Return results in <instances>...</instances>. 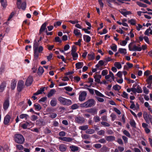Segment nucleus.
Masks as SVG:
<instances>
[{
	"label": "nucleus",
	"mask_w": 152,
	"mask_h": 152,
	"mask_svg": "<svg viewBox=\"0 0 152 152\" xmlns=\"http://www.w3.org/2000/svg\"><path fill=\"white\" fill-rule=\"evenodd\" d=\"M39 44L37 42L36 40L34 41V43L33 45V49L34 50V58L37 59L39 56V53H41L43 50V48L42 46H40L38 48Z\"/></svg>",
	"instance_id": "nucleus-1"
},
{
	"label": "nucleus",
	"mask_w": 152,
	"mask_h": 152,
	"mask_svg": "<svg viewBox=\"0 0 152 152\" xmlns=\"http://www.w3.org/2000/svg\"><path fill=\"white\" fill-rule=\"evenodd\" d=\"M95 103V101L94 99H90L85 102L80 104V106L82 107H90L94 106Z\"/></svg>",
	"instance_id": "nucleus-2"
},
{
	"label": "nucleus",
	"mask_w": 152,
	"mask_h": 152,
	"mask_svg": "<svg viewBox=\"0 0 152 152\" xmlns=\"http://www.w3.org/2000/svg\"><path fill=\"white\" fill-rule=\"evenodd\" d=\"M15 141L18 143L22 144L24 141V138L23 136L20 134H16L14 136Z\"/></svg>",
	"instance_id": "nucleus-3"
},
{
	"label": "nucleus",
	"mask_w": 152,
	"mask_h": 152,
	"mask_svg": "<svg viewBox=\"0 0 152 152\" xmlns=\"http://www.w3.org/2000/svg\"><path fill=\"white\" fill-rule=\"evenodd\" d=\"M58 101L64 105H69L72 104V101L69 99H67L60 96L58 98Z\"/></svg>",
	"instance_id": "nucleus-4"
},
{
	"label": "nucleus",
	"mask_w": 152,
	"mask_h": 152,
	"mask_svg": "<svg viewBox=\"0 0 152 152\" xmlns=\"http://www.w3.org/2000/svg\"><path fill=\"white\" fill-rule=\"evenodd\" d=\"M87 96V93L86 91H83L81 92L79 97V100L80 101H83L85 100Z\"/></svg>",
	"instance_id": "nucleus-5"
},
{
	"label": "nucleus",
	"mask_w": 152,
	"mask_h": 152,
	"mask_svg": "<svg viewBox=\"0 0 152 152\" xmlns=\"http://www.w3.org/2000/svg\"><path fill=\"white\" fill-rule=\"evenodd\" d=\"M132 44V43H131L129 45V50L130 51H140L142 50V48L141 47H138L136 45H134L133 48H132L131 45Z\"/></svg>",
	"instance_id": "nucleus-6"
},
{
	"label": "nucleus",
	"mask_w": 152,
	"mask_h": 152,
	"mask_svg": "<svg viewBox=\"0 0 152 152\" xmlns=\"http://www.w3.org/2000/svg\"><path fill=\"white\" fill-rule=\"evenodd\" d=\"M24 82L22 80L19 81L18 83L17 89L18 91L20 92L23 88Z\"/></svg>",
	"instance_id": "nucleus-7"
},
{
	"label": "nucleus",
	"mask_w": 152,
	"mask_h": 152,
	"mask_svg": "<svg viewBox=\"0 0 152 152\" xmlns=\"http://www.w3.org/2000/svg\"><path fill=\"white\" fill-rule=\"evenodd\" d=\"M86 111L87 113H91V115H94L97 114V110L95 108H91L86 110Z\"/></svg>",
	"instance_id": "nucleus-8"
},
{
	"label": "nucleus",
	"mask_w": 152,
	"mask_h": 152,
	"mask_svg": "<svg viewBox=\"0 0 152 152\" xmlns=\"http://www.w3.org/2000/svg\"><path fill=\"white\" fill-rule=\"evenodd\" d=\"M76 122L78 123H83L85 122V119L80 116L77 117L75 118Z\"/></svg>",
	"instance_id": "nucleus-9"
},
{
	"label": "nucleus",
	"mask_w": 152,
	"mask_h": 152,
	"mask_svg": "<svg viewBox=\"0 0 152 152\" xmlns=\"http://www.w3.org/2000/svg\"><path fill=\"white\" fill-rule=\"evenodd\" d=\"M33 80L32 77L31 76H29L26 81V85L27 86H29L31 85L32 83Z\"/></svg>",
	"instance_id": "nucleus-10"
},
{
	"label": "nucleus",
	"mask_w": 152,
	"mask_h": 152,
	"mask_svg": "<svg viewBox=\"0 0 152 152\" xmlns=\"http://www.w3.org/2000/svg\"><path fill=\"white\" fill-rule=\"evenodd\" d=\"M133 88L134 93H141L142 92V91L141 87L139 85L137 86L136 88Z\"/></svg>",
	"instance_id": "nucleus-11"
},
{
	"label": "nucleus",
	"mask_w": 152,
	"mask_h": 152,
	"mask_svg": "<svg viewBox=\"0 0 152 152\" xmlns=\"http://www.w3.org/2000/svg\"><path fill=\"white\" fill-rule=\"evenodd\" d=\"M58 139L59 140H62V141L67 142H70L73 140V139L72 138L70 137H60L58 138Z\"/></svg>",
	"instance_id": "nucleus-12"
},
{
	"label": "nucleus",
	"mask_w": 152,
	"mask_h": 152,
	"mask_svg": "<svg viewBox=\"0 0 152 152\" xmlns=\"http://www.w3.org/2000/svg\"><path fill=\"white\" fill-rule=\"evenodd\" d=\"M47 24V23L45 22L42 25L39 31V34H41L43 31L47 29L46 27Z\"/></svg>",
	"instance_id": "nucleus-13"
},
{
	"label": "nucleus",
	"mask_w": 152,
	"mask_h": 152,
	"mask_svg": "<svg viewBox=\"0 0 152 152\" xmlns=\"http://www.w3.org/2000/svg\"><path fill=\"white\" fill-rule=\"evenodd\" d=\"M10 116L8 115H7L4 117V124L5 125H7L10 122Z\"/></svg>",
	"instance_id": "nucleus-14"
},
{
	"label": "nucleus",
	"mask_w": 152,
	"mask_h": 152,
	"mask_svg": "<svg viewBox=\"0 0 152 152\" xmlns=\"http://www.w3.org/2000/svg\"><path fill=\"white\" fill-rule=\"evenodd\" d=\"M125 10H126L123 9V10H121V11H120V12L125 17H126L127 15H130L132 14L131 12L124 11Z\"/></svg>",
	"instance_id": "nucleus-15"
},
{
	"label": "nucleus",
	"mask_w": 152,
	"mask_h": 152,
	"mask_svg": "<svg viewBox=\"0 0 152 152\" xmlns=\"http://www.w3.org/2000/svg\"><path fill=\"white\" fill-rule=\"evenodd\" d=\"M102 76L101 75H96L94 76V77L95 79V81L98 83H99L100 81V79Z\"/></svg>",
	"instance_id": "nucleus-16"
},
{
	"label": "nucleus",
	"mask_w": 152,
	"mask_h": 152,
	"mask_svg": "<svg viewBox=\"0 0 152 152\" xmlns=\"http://www.w3.org/2000/svg\"><path fill=\"white\" fill-rule=\"evenodd\" d=\"M9 105V103L8 99H6L4 102L3 104L4 109L6 110L8 108Z\"/></svg>",
	"instance_id": "nucleus-17"
},
{
	"label": "nucleus",
	"mask_w": 152,
	"mask_h": 152,
	"mask_svg": "<svg viewBox=\"0 0 152 152\" xmlns=\"http://www.w3.org/2000/svg\"><path fill=\"white\" fill-rule=\"evenodd\" d=\"M73 32L75 35L76 36H79L80 37H81L82 35L80 32L79 31V30L75 29L74 30Z\"/></svg>",
	"instance_id": "nucleus-18"
},
{
	"label": "nucleus",
	"mask_w": 152,
	"mask_h": 152,
	"mask_svg": "<svg viewBox=\"0 0 152 152\" xmlns=\"http://www.w3.org/2000/svg\"><path fill=\"white\" fill-rule=\"evenodd\" d=\"M109 151V148L105 145L103 146L100 150V152H106Z\"/></svg>",
	"instance_id": "nucleus-19"
},
{
	"label": "nucleus",
	"mask_w": 152,
	"mask_h": 152,
	"mask_svg": "<svg viewBox=\"0 0 152 152\" xmlns=\"http://www.w3.org/2000/svg\"><path fill=\"white\" fill-rule=\"evenodd\" d=\"M88 59L90 60H93L95 58L94 54L93 52H91L88 55Z\"/></svg>",
	"instance_id": "nucleus-20"
},
{
	"label": "nucleus",
	"mask_w": 152,
	"mask_h": 152,
	"mask_svg": "<svg viewBox=\"0 0 152 152\" xmlns=\"http://www.w3.org/2000/svg\"><path fill=\"white\" fill-rule=\"evenodd\" d=\"M105 138L106 140L108 142L113 141L115 140V137L112 136H106Z\"/></svg>",
	"instance_id": "nucleus-21"
},
{
	"label": "nucleus",
	"mask_w": 152,
	"mask_h": 152,
	"mask_svg": "<svg viewBox=\"0 0 152 152\" xmlns=\"http://www.w3.org/2000/svg\"><path fill=\"white\" fill-rule=\"evenodd\" d=\"M59 148L61 151L63 152L66 151V147L65 145L62 144L59 146Z\"/></svg>",
	"instance_id": "nucleus-22"
},
{
	"label": "nucleus",
	"mask_w": 152,
	"mask_h": 152,
	"mask_svg": "<svg viewBox=\"0 0 152 152\" xmlns=\"http://www.w3.org/2000/svg\"><path fill=\"white\" fill-rule=\"evenodd\" d=\"M26 2L25 1H24L20 5V8H18L19 9H22L23 10H24L26 8Z\"/></svg>",
	"instance_id": "nucleus-23"
},
{
	"label": "nucleus",
	"mask_w": 152,
	"mask_h": 152,
	"mask_svg": "<svg viewBox=\"0 0 152 152\" xmlns=\"http://www.w3.org/2000/svg\"><path fill=\"white\" fill-rule=\"evenodd\" d=\"M76 67L77 69L81 68L83 66V63L82 62H79L76 64Z\"/></svg>",
	"instance_id": "nucleus-24"
},
{
	"label": "nucleus",
	"mask_w": 152,
	"mask_h": 152,
	"mask_svg": "<svg viewBox=\"0 0 152 152\" xmlns=\"http://www.w3.org/2000/svg\"><path fill=\"white\" fill-rule=\"evenodd\" d=\"M6 83L2 82L0 86V92H2L4 90V88L6 87Z\"/></svg>",
	"instance_id": "nucleus-25"
},
{
	"label": "nucleus",
	"mask_w": 152,
	"mask_h": 152,
	"mask_svg": "<svg viewBox=\"0 0 152 152\" xmlns=\"http://www.w3.org/2000/svg\"><path fill=\"white\" fill-rule=\"evenodd\" d=\"M50 104L52 106H55L57 104V101L55 98H53L50 102Z\"/></svg>",
	"instance_id": "nucleus-26"
},
{
	"label": "nucleus",
	"mask_w": 152,
	"mask_h": 152,
	"mask_svg": "<svg viewBox=\"0 0 152 152\" xmlns=\"http://www.w3.org/2000/svg\"><path fill=\"white\" fill-rule=\"evenodd\" d=\"M56 92V91L54 89H51L48 94L47 95L48 97H51Z\"/></svg>",
	"instance_id": "nucleus-27"
},
{
	"label": "nucleus",
	"mask_w": 152,
	"mask_h": 152,
	"mask_svg": "<svg viewBox=\"0 0 152 152\" xmlns=\"http://www.w3.org/2000/svg\"><path fill=\"white\" fill-rule=\"evenodd\" d=\"M83 38L84 40L87 42H89L91 40L90 37L88 35H84Z\"/></svg>",
	"instance_id": "nucleus-28"
},
{
	"label": "nucleus",
	"mask_w": 152,
	"mask_h": 152,
	"mask_svg": "<svg viewBox=\"0 0 152 152\" xmlns=\"http://www.w3.org/2000/svg\"><path fill=\"white\" fill-rule=\"evenodd\" d=\"M71 151H75L78 150V148L75 145H72L69 147Z\"/></svg>",
	"instance_id": "nucleus-29"
},
{
	"label": "nucleus",
	"mask_w": 152,
	"mask_h": 152,
	"mask_svg": "<svg viewBox=\"0 0 152 152\" xmlns=\"http://www.w3.org/2000/svg\"><path fill=\"white\" fill-rule=\"evenodd\" d=\"M34 106L35 110H40L42 108L41 106L38 103H35L34 104Z\"/></svg>",
	"instance_id": "nucleus-30"
},
{
	"label": "nucleus",
	"mask_w": 152,
	"mask_h": 152,
	"mask_svg": "<svg viewBox=\"0 0 152 152\" xmlns=\"http://www.w3.org/2000/svg\"><path fill=\"white\" fill-rule=\"evenodd\" d=\"M144 119L147 123L149 124L150 121H152V117L151 115H149V118L147 117V118H144Z\"/></svg>",
	"instance_id": "nucleus-31"
},
{
	"label": "nucleus",
	"mask_w": 152,
	"mask_h": 152,
	"mask_svg": "<svg viewBox=\"0 0 152 152\" xmlns=\"http://www.w3.org/2000/svg\"><path fill=\"white\" fill-rule=\"evenodd\" d=\"M95 132L94 129H87L86 132V133L89 134H93Z\"/></svg>",
	"instance_id": "nucleus-32"
},
{
	"label": "nucleus",
	"mask_w": 152,
	"mask_h": 152,
	"mask_svg": "<svg viewBox=\"0 0 152 152\" xmlns=\"http://www.w3.org/2000/svg\"><path fill=\"white\" fill-rule=\"evenodd\" d=\"M79 106L78 104H75L71 106V108L72 110H74L78 108Z\"/></svg>",
	"instance_id": "nucleus-33"
},
{
	"label": "nucleus",
	"mask_w": 152,
	"mask_h": 152,
	"mask_svg": "<svg viewBox=\"0 0 152 152\" xmlns=\"http://www.w3.org/2000/svg\"><path fill=\"white\" fill-rule=\"evenodd\" d=\"M114 66L118 69H120L121 68V65L119 62H115L114 63Z\"/></svg>",
	"instance_id": "nucleus-34"
},
{
	"label": "nucleus",
	"mask_w": 152,
	"mask_h": 152,
	"mask_svg": "<svg viewBox=\"0 0 152 152\" xmlns=\"http://www.w3.org/2000/svg\"><path fill=\"white\" fill-rule=\"evenodd\" d=\"M88 128V126L87 125H85L80 126L79 127V129L82 130H85L87 129Z\"/></svg>",
	"instance_id": "nucleus-35"
},
{
	"label": "nucleus",
	"mask_w": 152,
	"mask_h": 152,
	"mask_svg": "<svg viewBox=\"0 0 152 152\" xmlns=\"http://www.w3.org/2000/svg\"><path fill=\"white\" fill-rule=\"evenodd\" d=\"M94 91L95 94L97 96L103 97H104V96L103 94L100 93L99 91H98L97 90H95Z\"/></svg>",
	"instance_id": "nucleus-36"
},
{
	"label": "nucleus",
	"mask_w": 152,
	"mask_h": 152,
	"mask_svg": "<svg viewBox=\"0 0 152 152\" xmlns=\"http://www.w3.org/2000/svg\"><path fill=\"white\" fill-rule=\"evenodd\" d=\"M16 81L14 80L11 83V88L12 90H14L16 86Z\"/></svg>",
	"instance_id": "nucleus-37"
},
{
	"label": "nucleus",
	"mask_w": 152,
	"mask_h": 152,
	"mask_svg": "<svg viewBox=\"0 0 152 152\" xmlns=\"http://www.w3.org/2000/svg\"><path fill=\"white\" fill-rule=\"evenodd\" d=\"M130 125L134 128L136 127V123L134 120H131L130 121Z\"/></svg>",
	"instance_id": "nucleus-38"
},
{
	"label": "nucleus",
	"mask_w": 152,
	"mask_h": 152,
	"mask_svg": "<svg viewBox=\"0 0 152 152\" xmlns=\"http://www.w3.org/2000/svg\"><path fill=\"white\" fill-rule=\"evenodd\" d=\"M128 22L130 23L131 25H135L136 24V21L134 19L128 20Z\"/></svg>",
	"instance_id": "nucleus-39"
},
{
	"label": "nucleus",
	"mask_w": 152,
	"mask_h": 152,
	"mask_svg": "<svg viewBox=\"0 0 152 152\" xmlns=\"http://www.w3.org/2000/svg\"><path fill=\"white\" fill-rule=\"evenodd\" d=\"M118 51L121 53L126 54V49H125L119 48Z\"/></svg>",
	"instance_id": "nucleus-40"
},
{
	"label": "nucleus",
	"mask_w": 152,
	"mask_h": 152,
	"mask_svg": "<svg viewBox=\"0 0 152 152\" xmlns=\"http://www.w3.org/2000/svg\"><path fill=\"white\" fill-rule=\"evenodd\" d=\"M28 115L26 114H22L20 115V118L21 119H23L24 118H25L26 119H27V117H28Z\"/></svg>",
	"instance_id": "nucleus-41"
},
{
	"label": "nucleus",
	"mask_w": 152,
	"mask_h": 152,
	"mask_svg": "<svg viewBox=\"0 0 152 152\" xmlns=\"http://www.w3.org/2000/svg\"><path fill=\"white\" fill-rule=\"evenodd\" d=\"M113 88L115 90H119L121 88V87L119 86L116 85L113 87Z\"/></svg>",
	"instance_id": "nucleus-42"
},
{
	"label": "nucleus",
	"mask_w": 152,
	"mask_h": 152,
	"mask_svg": "<svg viewBox=\"0 0 152 152\" xmlns=\"http://www.w3.org/2000/svg\"><path fill=\"white\" fill-rule=\"evenodd\" d=\"M123 133L125 134L126 136L127 137L130 138L131 137V136L130 134L126 130H124L123 132Z\"/></svg>",
	"instance_id": "nucleus-43"
},
{
	"label": "nucleus",
	"mask_w": 152,
	"mask_h": 152,
	"mask_svg": "<svg viewBox=\"0 0 152 152\" xmlns=\"http://www.w3.org/2000/svg\"><path fill=\"white\" fill-rule=\"evenodd\" d=\"M71 55L72 56L73 59L75 60H76L77 58L78 57L77 54L76 53H75L71 54Z\"/></svg>",
	"instance_id": "nucleus-44"
},
{
	"label": "nucleus",
	"mask_w": 152,
	"mask_h": 152,
	"mask_svg": "<svg viewBox=\"0 0 152 152\" xmlns=\"http://www.w3.org/2000/svg\"><path fill=\"white\" fill-rule=\"evenodd\" d=\"M44 69L42 67H39L38 69V73L42 75L44 72Z\"/></svg>",
	"instance_id": "nucleus-45"
},
{
	"label": "nucleus",
	"mask_w": 152,
	"mask_h": 152,
	"mask_svg": "<svg viewBox=\"0 0 152 152\" xmlns=\"http://www.w3.org/2000/svg\"><path fill=\"white\" fill-rule=\"evenodd\" d=\"M101 124L104 126L106 127H109L110 126V124L106 122H101Z\"/></svg>",
	"instance_id": "nucleus-46"
},
{
	"label": "nucleus",
	"mask_w": 152,
	"mask_h": 152,
	"mask_svg": "<svg viewBox=\"0 0 152 152\" xmlns=\"http://www.w3.org/2000/svg\"><path fill=\"white\" fill-rule=\"evenodd\" d=\"M94 119L96 122H99L100 121V118L97 116H94Z\"/></svg>",
	"instance_id": "nucleus-47"
},
{
	"label": "nucleus",
	"mask_w": 152,
	"mask_h": 152,
	"mask_svg": "<svg viewBox=\"0 0 152 152\" xmlns=\"http://www.w3.org/2000/svg\"><path fill=\"white\" fill-rule=\"evenodd\" d=\"M82 137L83 139H87L89 137V135L87 134H84L82 135Z\"/></svg>",
	"instance_id": "nucleus-48"
},
{
	"label": "nucleus",
	"mask_w": 152,
	"mask_h": 152,
	"mask_svg": "<svg viewBox=\"0 0 152 152\" xmlns=\"http://www.w3.org/2000/svg\"><path fill=\"white\" fill-rule=\"evenodd\" d=\"M76 48L75 45L73 46L72 48V49L71 50V53L72 54L73 53H75L76 51Z\"/></svg>",
	"instance_id": "nucleus-49"
},
{
	"label": "nucleus",
	"mask_w": 152,
	"mask_h": 152,
	"mask_svg": "<svg viewBox=\"0 0 152 152\" xmlns=\"http://www.w3.org/2000/svg\"><path fill=\"white\" fill-rule=\"evenodd\" d=\"M143 92L144 93L146 94H148V93L149 90L145 87H143Z\"/></svg>",
	"instance_id": "nucleus-50"
},
{
	"label": "nucleus",
	"mask_w": 152,
	"mask_h": 152,
	"mask_svg": "<svg viewBox=\"0 0 152 152\" xmlns=\"http://www.w3.org/2000/svg\"><path fill=\"white\" fill-rule=\"evenodd\" d=\"M16 147L19 150H22L23 149V147L21 145H17Z\"/></svg>",
	"instance_id": "nucleus-51"
},
{
	"label": "nucleus",
	"mask_w": 152,
	"mask_h": 152,
	"mask_svg": "<svg viewBox=\"0 0 152 152\" xmlns=\"http://www.w3.org/2000/svg\"><path fill=\"white\" fill-rule=\"evenodd\" d=\"M64 89L67 91H71L72 90V88L69 86L66 87Z\"/></svg>",
	"instance_id": "nucleus-52"
},
{
	"label": "nucleus",
	"mask_w": 152,
	"mask_h": 152,
	"mask_svg": "<svg viewBox=\"0 0 152 152\" xmlns=\"http://www.w3.org/2000/svg\"><path fill=\"white\" fill-rule=\"evenodd\" d=\"M108 71L106 69L103 70L102 72V75H105L107 74Z\"/></svg>",
	"instance_id": "nucleus-53"
},
{
	"label": "nucleus",
	"mask_w": 152,
	"mask_h": 152,
	"mask_svg": "<svg viewBox=\"0 0 152 152\" xmlns=\"http://www.w3.org/2000/svg\"><path fill=\"white\" fill-rule=\"evenodd\" d=\"M88 90L90 93L92 94H93L94 93V89H91V88H86Z\"/></svg>",
	"instance_id": "nucleus-54"
},
{
	"label": "nucleus",
	"mask_w": 152,
	"mask_h": 152,
	"mask_svg": "<svg viewBox=\"0 0 152 152\" xmlns=\"http://www.w3.org/2000/svg\"><path fill=\"white\" fill-rule=\"evenodd\" d=\"M98 2L100 6V7L102 8L103 7L104 4L102 2V0H98Z\"/></svg>",
	"instance_id": "nucleus-55"
},
{
	"label": "nucleus",
	"mask_w": 152,
	"mask_h": 152,
	"mask_svg": "<svg viewBox=\"0 0 152 152\" xmlns=\"http://www.w3.org/2000/svg\"><path fill=\"white\" fill-rule=\"evenodd\" d=\"M95 98L98 100V101L100 102H103L104 101V100L103 99L101 98L98 97H95Z\"/></svg>",
	"instance_id": "nucleus-56"
},
{
	"label": "nucleus",
	"mask_w": 152,
	"mask_h": 152,
	"mask_svg": "<svg viewBox=\"0 0 152 152\" xmlns=\"http://www.w3.org/2000/svg\"><path fill=\"white\" fill-rule=\"evenodd\" d=\"M151 30V28L150 27L149 28L147 29L145 32V34L146 35L149 36V31Z\"/></svg>",
	"instance_id": "nucleus-57"
},
{
	"label": "nucleus",
	"mask_w": 152,
	"mask_h": 152,
	"mask_svg": "<svg viewBox=\"0 0 152 152\" xmlns=\"http://www.w3.org/2000/svg\"><path fill=\"white\" fill-rule=\"evenodd\" d=\"M98 142H99L102 143H106V141L105 139L102 138L99 140Z\"/></svg>",
	"instance_id": "nucleus-58"
},
{
	"label": "nucleus",
	"mask_w": 152,
	"mask_h": 152,
	"mask_svg": "<svg viewBox=\"0 0 152 152\" xmlns=\"http://www.w3.org/2000/svg\"><path fill=\"white\" fill-rule=\"evenodd\" d=\"M111 48L114 51H116L117 50V46L115 45L114 46L111 47Z\"/></svg>",
	"instance_id": "nucleus-59"
},
{
	"label": "nucleus",
	"mask_w": 152,
	"mask_h": 152,
	"mask_svg": "<svg viewBox=\"0 0 152 152\" xmlns=\"http://www.w3.org/2000/svg\"><path fill=\"white\" fill-rule=\"evenodd\" d=\"M59 135L60 136L63 137L65 135V132L64 131H61L59 133Z\"/></svg>",
	"instance_id": "nucleus-60"
},
{
	"label": "nucleus",
	"mask_w": 152,
	"mask_h": 152,
	"mask_svg": "<svg viewBox=\"0 0 152 152\" xmlns=\"http://www.w3.org/2000/svg\"><path fill=\"white\" fill-rule=\"evenodd\" d=\"M94 147L96 148H100L102 147V145L100 144H96L94 145Z\"/></svg>",
	"instance_id": "nucleus-61"
},
{
	"label": "nucleus",
	"mask_w": 152,
	"mask_h": 152,
	"mask_svg": "<svg viewBox=\"0 0 152 152\" xmlns=\"http://www.w3.org/2000/svg\"><path fill=\"white\" fill-rule=\"evenodd\" d=\"M104 131L103 130H101L99 131L97 134L99 135H102L104 134Z\"/></svg>",
	"instance_id": "nucleus-62"
},
{
	"label": "nucleus",
	"mask_w": 152,
	"mask_h": 152,
	"mask_svg": "<svg viewBox=\"0 0 152 152\" xmlns=\"http://www.w3.org/2000/svg\"><path fill=\"white\" fill-rule=\"evenodd\" d=\"M70 47L69 45L67 44L65 45L64 47V50L66 51Z\"/></svg>",
	"instance_id": "nucleus-63"
},
{
	"label": "nucleus",
	"mask_w": 152,
	"mask_h": 152,
	"mask_svg": "<svg viewBox=\"0 0 152 152\" xmlns=\"http://www.w3.org/2000/svg\"><path fill=\"white\" fill-rule=\"evenodd\" d=\"M122 72L121 71H119L118 72V73L117 74V75L120 78H122Z\"/></svg>",
	"instance_id": "nucleus-64"
}]
</instances>
